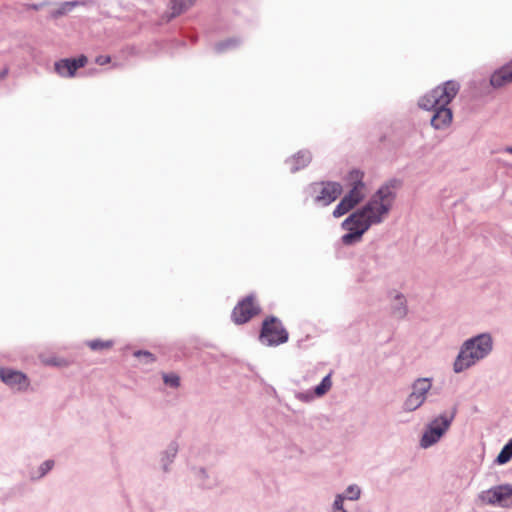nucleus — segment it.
Segmentation results:
<instances>
[{"instance_id":"1","label":"nucleus","mask_w":512,"mask_h":512,"mask_svg":"<svg viewBox=\"0 0 512 512\" xmlns=\"http://www.w3.org/2000/svg\"><path fill=\"white\" fill-rule=\"evenodd\" d=\"M399 187L400 182L396 179L385 182L362 207L351 213L341 224L348 231L341 237L342 244L359 243L370 227L383 223L394 205Z\"/></svg>"},{"instance_id":"2","label":"nucleus","mask_w":512,"mask_h":512,"mask_svg":"<svg viewBox=\"0 0 512 512\" xmlns=\"http://www.w3.org/2000/svg\"><path fill=\"white\" fill-rule=\"evenodd\" d=\"M459 89L460 85L456 81L449 80L420 98L419 107L434 112L431 117V125L434 129L443 130L451 124L453 114L448 105Z\"/></svg>"},{"instance_id":"3","label":"nucleus","mask_w":512,"mask_h":512,"mask_svg":"<svg viewBox=\"0 0 512 512\" xmlns=\"http://www.w3.org/2000/svg\"><path fill=\"white\" fill-rule=\"evenodd\" d=\"M494 340L490 332H483L466 339L460 346L453 363L455 373H461L486 359L493 351Z\"/></svg>"},{"instance_id":"4","label":"nucleus","mask_w":512,"mask_h":512,"mask_svg":"<svg viewBox=\"0 0 512 512\" xmlns=\"http://www.w3.org/2000/svg\"><path fill=\"white\" fill-rule=\"evenodd\" d=\"M364 173L354 169L346 177L348 193L341 199L333 211V216L339 218L355 208L365 197L366 185L363 181Z\"/></svg>"},{"instance_id":"5","label":"nucleus","mask_w":512,"mask_h":512,"mask_svg":"<svg viewBox=\"0 0 512 512\" xmlns=\"http://www.w3.org/2000/svg\"><path fill=\"white\" fill-rule=\"evenodd\" d=\"M457 409L454 407L451 411H444L433 417L424 427L422 436L419 440V446L422 449H428L437 444L449 431Z\"/></svg>"},{"instance_id":"6","label":"nucleus","mask_w":512,"mask_h":512,"mask_svg":"<svg viewBox=\"0 0 512 512\" xmlns=\"http://www.w3.org/2000/svg\"><path fill=\"white\" fill-rule=\"evenodd\" d=\"M433 387V379L430 377L416 378L410 385V392L403 401L402 408L405 412H414L422 407L428 399Z\"/></svg>"},{"instance_id":"7","label":"nucleus","mask_w":512,"mask_h":512,"mask_svg":"<svg viewBox=\"0 0 512 512\" xmlns=\"http://www.w3.org/2000/svg\"><path fill=\"white\" fill-rule=\"evenodd\" d=\"M259 339L263 345L278 346L288 341V332L276 317L264 320Z\"/></svg>"},{"instance_id":"8","label":"nucleus","mask_w":512,"mask_h":512,"mask_svg":"<svg viewBox=\"0 0 512 512\" xmlns=\"http://www.w3.org/2000/svg\"><path fill=\"white\" fill-rule=\"evenodd\" d=\"M482 503L499 506L502 508H512V485L501 484L484 490L479 494Z\"/></svg>"},{"instance_id":"9","label":"nucleus","mask_w":512,"mask_h":512,"mask_svg":"<svg viewBox=\"0 0 512 512\" xmlns=\"http://www.w3.org/2000/svg\"><path fill=\"white\" fill-rule=\"evenodd\" d=\"M310 189L316 193L315 202L322 206L331 204L342 193V186L338 182L313 183Z\"/></svg>"},{"instance_id":"10","label":"nucleus","mask_w":512,"mask_h":512,"mask_svg":"<svg viewBox=\"0 0 512 512\" xmlns=\"http://www.w3.org/2000/svg\"><path fill=\"white\" fill-rule=\"evenodd\" d=\"M259 312V307L254 303L252 296H247L240 301L232 312V320L236 324H243L249 321L253 315Z\"/></svg>"},{"instance_id":"11","label":"nucleus","mask_w":512,"mask_h":512,"mask_svg":"<svg viewBox=\"0 0 512 512\" xmlns=\"http://www.w3.org/2000/svg\"><path fill=\"white\" fill-rule=\"evenodd\" d=\"M87 61L88 59L84 55L75 59L65 58L55 62L54 68L59 76L71 78L75 76L77 69L86 65Z\"/></svg>"},{"instance_id":"12","label":"nucleus","mask_w":512,"mask_h":512,"mask_svg":"<svg viewBox=\"0 0 512 512\" xmlns=\"http://www.w3.org/2000/svg\"><path fill=\"white\" fill-rule=\"evenodd\" d=\"M1 380L8 386L19 391L26 390L29 386V380L25 374L12 369L0 370Z\"/></svg>"},{"instance_id":"13","label":"nucleus","mask_w":512,"mask_h":512,"mask_svg":"<svg viewBox=\"0 0 512 512\" xmlns=\"http://www.w3.org/2000/svg\"><path fill=\"white\" fill-rule=\"evenodd\" d=\"M512 82V61L496 70L490 77L494 88H501Z\"/></svg>"},{"instance_id":"14","label":"nucleus","mask_w":512,"mask_h":512,"mask_svg":"<svg viewBox=\"0 0 512 512\" xmlns=\"http://www.w3.org/2000/svg\"><path fill=\"white\" fill-rule=\"evenodd\" d=\"M311 161V154L309 151H299L292 158L287 160V163L291 166V172H296L301 168L306 167Z\"/></svg>"},{"instance_id":"15","label":"nucleus","mask_w":512,"mask_h":512,"mask_svg":"<svg viewBox=\"0 0 512 512\" xmlns=\"http://www.w3.org/2000/svg\"><path fill=\"white\" fill-rule=\"evenodd\" d=\"M195 480L204 488H212L215 486V478L203 467L193 469Z\"/></svg>"},{"instance_id":"16","label":"nucleus","mask_w":512,"mask_h":512,"mask_svg":"<svg viewBox=\"0 0 512 512\" xmlns=\"http://www.w3.org/2000/svg\"><path fill=\"white\" fill-rule=\"evenodd\" d=\"M55 466V461L47 459L43 461L36 470H33L29 474L31 481H39L44 478Z\"/></svg>"},{"instance_id":"17","label":"nucleus","mask_w":512,"mask_h":512,"mask_svg":"<svg viewBox=\"0 0 512 512\" xmlns=\"http://www.w3.org/2000/svg\"><path fill=\"white\" fill-rule=\"evenodd\" d=\"M178 453V445L176 443H171L162 453L161 455V464L162 468L165 472L170 470V464L174 461L176 455Z\"/></svg>"},{"instance_id":"18","label":"nucleus","mask_w":512,"mask_h":512,"mask_svg":"<svg viewBox=\"0 0 512 512\" xmlns=\"http://www.w3.org/2000/svg\"><path fill=\"white\" fill-rule=\"evenodd\" d=\"M392 314L398 319H402L407 314L406 299L402 294H396L392 302Z\"/></svg>"},{"instance_id":"19","label":"nucleus","mask_w":512,"mask_h":512,"mask_svg":"<svg viewBox=\"0 0 512 512\" xmlns=\"http://www.w3.org/2000/svg\"><path fill=\"white\" fill-rule=\"evenodd\" d=\"M195 0H173L171 2L170 18L176 17L193 6Z\"/></svg>"},{"instance_id":"20","label":"nucleus","mask_w":512,"mask_h":512,"mask_svg":"<svg viewBox=\"0 0 512 512\" xmlns=\"http://www.w3.org/2000/svg\"><path fill=\"white\" fill-rule=\"evenodd\" d=\"M337 495L342 496L343 501H358L361 498L362 489L358 484H350L343 493H338Z\"/></svg>"},{"instance_id":"21","label":"nucleus","mask_w":512,"mask_h":512,"mask_svg":"<svg viewBox=\"0 0 512 512\" xmlns=\"http://www.w3.org/2000/svg\"><path fill=\"white\" fill-rule=\"evenodd\" d=\"M512 458V438L504 445L496 458V463L503 465L508 463Z\"/></svg>"},{"instance_id":"22","label":"nucleus","mask_w":512,"mask_h":512,"mask_svg":"<svg viewBox=\"0 0 512 512\" xmlns=\"http://www.w3.org/2000/svg\"><path fill=\"white\" fill-rule=\"evenodd\" d=\"M332 387L331 373L326 375L319 385H317L314 389V394L317 397H321L325 395Z\"/></svg>"},{"instance_id":"23","label":"nucleus","mask_w":512,"mask_h":512,"mask_svg":"<svg viewBox=\"0 0 512 512\" xmlns=\"http://www.w3.org/2000/svg\"><path fill=\"white\" fill-rule=\"evenodd\" d=\"M238 45V41L236 39H227L225 41L219 42L215 45V50L219 53L227 51L229 49L235 48Z\"/></svg>"},{"instance_id":"24","label":"nucleus","mask_w":512,"mask_h":512,"mask_svg":"<svg viewBox=\"0 0 512 512\" xmlns=\"http://www.w3.org/2000/svg\"><path fill=\"white\" fill-rule=\"evenodd\" d=\"M162 378L164 383L172 388H178L180 386V377L175 373H164Z\"/></svg>"},{"instance_id":"25","label":"nucleus","mask_w":512,"mask_h":512,"mask_svg":"<svg viewBox=\"0 0 512 512\" xmlns=\"http://www.w3.org/2000/svg\"><path fill=\"white\" fill-rule=\"evenodd\" d=\"M88 346L92 350L108 349L112 346V341L92 340L88 342Z\"/></svg>"},{"instance_id":"26","label":"nucleus","mask_w":512,"mask_h":512,"mask_svg":"<svg viewBox=\"0 0 512 512\" xmlns=\"http://www.w3.org/2000/svg\"><path fill=\"white\" fill-rule=\"evenodd\" d=\"M331 512H348L344 508V501H343L342 496L335 495L334 501H333V503L331 505Z\"/></svg>"},{"instance_id":"27","label":"nucleus","mask_w":512,"mask_h":512,"mask_svg":"<svg viewBox=\"0 0 512 512\" xmlns=\"http://www.w3.org/2000/svg\"><path fill=\"white\" fill-rule=\"evenodd\" d=\"M134 356L137 358H142L143 362L146 364L152 363L155 361L154 356L148 351L138 350V351L134 352Z\"/></svg>"},{"instance_id":"28","label":"nucleus","mask_w":512,"mask_h":512,"mask_svg":"<svg viewBox=\"0 0 512 512\" xmlns=\"http://www.w3.org/2000/svg\"><path fill=\"white\" fill-rule=\"evenodd\" d=\"M78 4L77 1L66 2L63 4L62 8L57 12L58 15H62L71 10L72 7Z\"/></svg>"},{"instance_id":"29","label":"nucleus","mask_w":512,"mask_h":512,"mask_svg":"<svg viewBox=\"0 0 512 512\" xmlns=\"http://www.w3.org/2000/svg\"><path fill=\"white\" fill-rule=\"evenodd\" d=\"M111 60L110 56H107V55H99L96 57L95 59V62L98 64V65H105L107 63H109Z\"/></svg>"},{"instance_id":"30","label":"nucleus","mask_w":512,"mask_h":512,"mask_svg":"<svg viewBox=\"0 0 512 512\" xmlns=\"http://www.w3.org/2000/svg\"><path fill=\"white\" fill-rule=\"evenodd\" d=\"M296 397H297V399H299L300 401H304V402H308V401H310V400H312V399H313V395H312V393H310V392H306V393H303V392H302V393H298Z\"/></svg>"},{"instance_id":"31","label":"nucleus","mask_w":512,"mask_h":512,"mask_svg":"<svg viewBox=\"0 0 512 512\" xmlns=\"http://www.w3.org/2000/svg\"><path fill=\"white\" fill-rule=\"evenodd\" d=\"M8 74V68H4L2 72H0V79H3Z\"/></svg>"},{"instance_id":"32","label":"nucleus","mask_w":512,"mask_h":512,"mask_svg":"<svg viewBox=\"0 0 512 512\" xmlns=\"http://www.w3.org/2000/svg\"><path fill=\"white\" fill-rule=\"evenodd\" d=\"M504 151L510 155H512V146H507Z\"/></svg>"}]
</instances>
